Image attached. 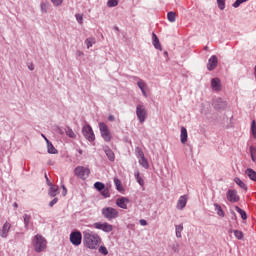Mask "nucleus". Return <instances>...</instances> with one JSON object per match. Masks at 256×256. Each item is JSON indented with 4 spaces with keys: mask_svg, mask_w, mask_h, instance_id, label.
<instances>
[{
    "mask_svg": "<svg viewBox=\"0 0 256 256\" xmlns=\"http://www.w3.org/2000/svg\"><path fill=\"white\" fill-rule=\"evenodd\" d=\"M40 9H41L42 13H47V11L49 9V3L42 2L40 5Z\"/></svg>",
    "mask_w": 256,
    "mask_h": 256,
    "instance_id": "nucleus-36",
    "label": "nucleus"
},
{
    "mask_svg": "<svg viewBox=\"0 0 256 256\" xmlns=\"http://www.w3.org/2000/svg\"><path fill=\"white\" fill-rule=\"evenodd\" d=\"M188 137H189V134L187 133V128L182 126L181 134H180V141H181L182 145H185V143H187Z\"/></svg>",
    "mask_w": 256,
    "mask_h": 256,
    "instance_id": "nucleus-19",
    "label": "nucleus"
},
{
    "mask_svg": "<svg viewBox=\"0 0 256 256\" xmlns=\"http://www.w3.org/2000/svg\"><path fill=\"white\" fill-rule=\"evenodd\" d=\"M78 153H79V155H83V150L82 149H78Z\"/></svg>",
    "mask_w": 256,
    "mask_h": 256,
    "instance_id": "nucleus-56",
    "label": "nucleus"
},
{
    "mask_svg": "<svg viewBox=\"0 0 256 256\" xmlns=\"http://www.w3.org/2000/svg\"><path fill=\"white\" fill-rule=\"evenodd\" d=\"M58 202H59V198H54L52 201H50L49 207H53L57 205Z\"/></svg>",
    "mask_w": 256,
    "mask_h": 256,
    "instance_id": "nucleus-49",
    "label": "nucleus"
},
{
    "mask_svg": "<svg viewBox=\"0 0 256 256\" xmlns=\"http://www.w3.org/2000/svg\"><path fill=\"white\" fill-rule=\"evenodd\" d=\"M130 200L127 197H121L116 200L117 207H120V209H127V205H129Z\"/></svg>",
    "mask_w": 256,
    "mask_h": 256,
    "instance_id": "nucleus-14",
    "label": "nucleus"
},
{
    "mask_svg": "<svg viewBox=\"0 0 256 256\" xmlns=\"http://www.w3.org/2000/svg\"><path fill=\"white\" fill-rule=\"evenodd\" d=\"M164 55H168V53H167V52H164Z\"/></svg>",
    "mask_w": 256,
    "mask_h": 256,
    "instance_id": "nucleus-61",
    "label": "nucleus"
},
{
    "mask_svg": "<svg viewBox=\"0 0 256 256\" xmlns=\"http://www.w3.org/2000/svg\"><path fill=\"white\" fill-rule=\"evenodd\" d=\"M217 65H219V59L215 55H212L208 60V71H213L217 67Z\"/></svg>",
    "mask_w": 256,
    "mask_h": 256,
    "instance_id": "nucleus-12",
    "label": "nucleus"
},
{
    "mask_svg": "<svg viewBox=\"0 0 256 256\" xmlns=\"http://www.w3.org/2000/svg\"><path fill=\"white\" fill-rule=\"evenodd\" d=\"M183 232V224L175 225V233L176 237L178 239H181L182 235L181 233Z\"/></svg>",
    "mask_w": 256,
    "mask_h": 256,
    "instance_id": "nucleus-29",
    "label": "nucleus"
},
{
    "mask_svg": "<svg viewBox=\"0 0 256 256\" xmlns=\"http://www.w3.org/2000/svg\"><path fill=\"white\" fill-rule=\"evenodd\" d=\"M247 1H249V0H236V1L232 4V7H234V9H237V7H239L240 5H242V3H247Z\"/></svg>",
    "mask_w": 256,
    "mask_h": 256,
    "instance_id": "nucleus-38",
    "label": "nucleus"
},
{
    "mask_svg": "<svg viewBox=\"0 0 256 256\" xmlns=\"http://www.w3.org/2000/svg\"><path fill=\"white\" fill-rule=\"evenodd\" d=\"M99 253L102 255H109V250H107V247L105 246H100L98 249Z\"/></svg>",
    "mask_w": 256,
    "mask_h": 256,
    "instance_id": "nucleus-43",
    "label": "nucleus"
},
{
    "mask_svg": "<svg viewBox=\"0 0 256 256\" xmlns=\"http://www.w3.org/2000/svg\"><path fill=\"white\" fill-rule=\"evenodd\" d=\"M114 184L116 186L117 191H121L123 188L121 187V180L118 178H114Z\"/></svg>",
    "mask_w": 256,
    "mask_h": 256,
    "instance_id": "nucleus-42",
    "label": "nucleus"
},
{
    "mask_svg": "<svg viewBox=\"0 0 256 256\" xmlns=\"http://www.w3.org/2000/svg\"><path fill=\"white\" fill-rule=\"evenodd\" d=\"M227 200L230 203H237L239 202V195L237 194V190L230 189L226 193Z\"/></svg>",
    "mask_w": 256,
    "mask_h": 256,
    "instance_id": "nucleus-10",
    "label": "nucleus"
},
{
    "mask_svg": "<svg viewBox=\"0 0 256 256\" xmlns=\"http://www.w3.org/2000/svg\"><path fill=\"white\" fill-rule=\"evenodd\" d=\"M213 105L217 110L225 109L227 107V101L223 100V98H216L213 101Z\"/></svg>",
    "mask_w": 256,
    "mask_h": 256,
    "instance_id": "nucleus-13",
    "label": "nucleus"
},
{
    "mask_svg": "<svg viewBox=\"0 0 256 256\" xmlns=\"http://www.w3.org/2000/svg\"><path fill=\"white\" fill-rule=\"evenodd\" d=\"M136 115L139 123H143L147 120V109L143 103H140L136 106Z\"/></svg>",
    "mask_w": 256,
    "mask_h": 256,
    "instance_id": "nucleus-5",
    "label": "nucleus"
},
{
    "mask_svg": "<svg viewBox=\"0 0 256 256\" xmlns=\"http://www.w3.org/2000/svg\"><path fill=\"white\" fill-rule=\"evenodd\" d=\"M217 5H218V8L220 9V11L225 10V0H217Z\"/></svg>",
    "mask_w": 256,
    "mask_h": 256,
    "instance_id": "nucleus-41",
    "label": "nucleus"
},
{
    "mask_svg": "<svg viewBox=\"0 0 256 256\" xmlns=\"http://www.w3.org/2000/svg\"><path fill=\"white\" fill-rule=\"evenodd\" d=\"M58 133H59L60 135H64V134H65V131H64L63 129L59 128V129H58Z\"/></svg>",
    "mask_w": 256,
    "mask_h": 256,
    "instance_id": "nucleus-55",
    "label": "nucleus"
},
{
    "mask_svg": "<svg viewBox=\"0 0 256 256\" xmlns=\"http://www.w3.org/2000/svg\"><path fill=\"white\" fill-rule=\"evenodd\" d=\"M204 49H205V51H207L209 49V47L205 46Z\"/></svg>",
    "mask_w": 256,
    "mask_h": 256,
    "instance_id": "nucleus-60",
    "label": "nucleus"
},
{
    "mask_svg": "<svg viewBox=\"0 0 256 256\" xmlns=\"http://www.w3.org/2000/svg\"><path fill=\"white\" fill-rule=\"evenodd\" d=\"M234 183H236V185H238V187H240V189L247 191V184H245V182H243L241 179H239L237 177L234 178Z\"/></svg>",
    "mask_w": 256,
    "mask_h": 256,
    "instance_id": "nucleus-25",
    "label": "nucleus"
},
{
    "mask_svg": "<svg viewBox=\"0 0 256 256\" xmlns=\"http://www.w3.org/2000/svg\"><path fill=\"white\" fill-rule=\"evenodd\" d=\"M50 188L48 191V195L50 197H57V195H59V186L57 185H53V184H49Z\"/></svg>",
    "mask_w": 256,
    "mask_h": 256,
    "instance_id": "nucleus-20",
    "label": "nucleus"
},
{
    "mask_svg": "<svg viewBox=\"0 0 256 256\" xmlns=\"http://www.w3.org/2000/svg\"><path fill=\"white\" fill-rule=\"evenodd\" d=\"M214 207H215V211L219 217H225V211H223V208H221V205L215 203Z\"/></svg>",
    "mask_w": 256,
    "mask_h": 256,
    "instance_id": "nucleus-27",
    "label": "nucleus"
},
{
    "mask_svg": "<svg viewBox=\"0 0 256 256\" xmlns=\"http://www.w3.org/2000/svg\"><path fill=\"white\" fill-rule=\"evenodd\" d=\"M85 44L87 46V49H91V47H93V45H95V40L94 38H87L85 40Z\"/></svg>",
    "mask_w": 256,
    "mask_h": 256,
    "instance_id": "nucleus-34",
    "label": "nucleus"
},
{
    "mask_svg": "<svg viewBox=\"0 0 256 256\" xmlns=\"http://www.w3.org/2000/svg\"><path fill=\"white\" fill-rule=\"evenodd\" d=\"M245 173L251 181H256V172H255V170H253L251 168H247Z\"/></svg>",
    "mask_w": 256,
    "mask_h": 256,
    "instance_id": "nucleus-22",
    "label": "nucleus"
},
{
    "mask_svg": "<svg viewBox=\"0 0 256 256\" xmlns=\"http://www.w3.org/2000/svg\"><path fill=\"white\" fill-rule=\"evenodd\" d=\"M83 245L86 249H99V245H101V236H99L97 232L85 230L83 232Z\"/></svg>",
    "mask_w": 256,
    "mask_h": 256,
    "instance_id": "nucleus-1",
    "label": "nucleus"
},
{
    "mask_svg": "<svg viewBox=\"0 0 256 256\" xmlns=\"http://www.w3.org/2000/svg\"><path fill=\"white\" fill-rule=\"evenodd\" d=\"M134 177H135L137 183H138L141 187H143V186L145 185V181H144L143 178L141 177V174L139 173L138 170H136V171L134 172Z\"/></svg>",
    "mask_w": 256,
    "mask_h": 256,
    "instance_id": "nucleus-24",
    "label": "nucleus"
},
{
    "mask_svg": "<svg viewBox=\"0 0 256 256\" xmlns=\"http://www.w3.org/2000/svg\"><path fill=\"white\" fill-rule=\"evenodd\" d=\"M76 55H77V57H83V55H84V53L82 52V51H77L76 52Z\"/></svg>",
    "mask_w": 256,
    "mask_h": 256,
    "instance_id": "nucleus-51",
    "label": "nucleus"
},
{
    "mask_svg": "<svg viewBox=\"0 0 256 256\" xmlns=\"http://www.w3.org/2000/svg\"><path fill=\"white\" fill-rule=\"evenodd\" d=\"M233 233H234V236L236 237V239H239V240L243 239V232H241L239 230H234Z\"/></svg>",
    "mask_w": 256,
    "mask_h": 256,
    "instance_id": "nucleus-44",
    "label": "nucleus"
},
{
    "mask_svg": "<svg viewBox=\"0 0 256 256\" xmlns=\"http://www.w3.org/2000/svg\"><path fill=\"white\" fill-rule=\"evenodd\" d=\"M94 188L99 191V192H102L103 189L105 188V184H103V182H96L94 184Z\"/></svg>",
    "mask_w": 256,
    "mask_h": 256,
    "instance_id": "nucleus-35",
    "label": "nucleus"
},
{
    "mask_svg": "<svg viewBox=\"0 0 256 256\" xmlns=\"http://www.w3.org/2000/svg\"><path fill=\"white\" fill-rule=\"evenodd\" d=\"M45 179H46L47 181H49V178L47 177V174H45Z\"/></svg>",
    "mask_w": 256,
    "mask_h": 256,
    "instance_id": "nucleus-59",
    "label": "nucleus"
},
{
    "mask_svg": "<svg viewBox=\"0 0 256 256\" xmlns=\"http://www.w3.org/2000/svg\"><path fill=\"white\" fill-rule=\"evenodd\" d=\"M251 133L254 139H256V121L255 120H253L251 123Z\"/></svg>",
    "mask_w": 256,
    "mask_h": 256,
    "instance_id": "nucleus-39",
    "label": "nucleus"
},
{
    "mask_svg": "<svg viewBox=\"0 0 256 256\" xmlns=\"http://www.w3.org/2000/svg\"><path fill=\"white\" fill-rule=\"evenodd\" d=\"M139 165H141V167H143L144 169H147L149 167V162L147 161V158L142 157L138 159Z\"/></svg>",
    "mask_w": 256,
    "mask_h": 256,
    "instance_id": "nucleus-31",
    "label": "nucleus"
},
{
    "mask_svg": "<svg viewBox=\"0 0 256 256\" xmlns=\"http://www.w3.org/2000/svg\"><path fill=\"white\" fill-rule=\"evenodd\" d=\"M47 149L50 155H57L58 153V151L55 149V146H53V143H51L49 140H47Z\"/></svg>",
    "mask_w": 256,
    "mask_h": 256,
    "instance_id": "nucleus-23",
    "label": "nucleus"
},
{
    "mask_svg": "<svg viewBox=\"0 0 256 256\" xmlns=\"http://www.w3.org/2000/svg\"><path fill=\"white\" fill-rule=\"evenodd\" d=\"M81 241H83V234L80 231H72L70 233V243L75 245V247H79L81 245Z\"/></svg>",
    "mask_w": 256,
    "mask_h": 256,
    "instance_id": "nucleus-7",
    "label": "nucleus"
},
{
    "mask_svg": "<svg viewBox=\"0 0 256 256\" xmlns=\"http://www.w3.org/2000/svg\"><path fill=\"white\" fill-rule=\"evenodd\" d=\"M94 229H99L100 231H103L104 233H111L113 231V225L107 223V222H96L93 224Z\"/></svg>",
    "mask_w": 256,
    "mask_h": 256,
    "instance_id": "nucleus-9",
    "label": "nucleus"
},
{
    "mask_svg": "<svg viewBox=\"0 0 256 256\" xmlns=\"http://www.w3.org/2000/svg\"><path fill=\"white\" fill-rule=\"evenodd\" d=\"M140 225H142V227H145L147 225V220L141 219L140 220Z\"/></svg>",
    "mask_w": 256,
    "mask_h": 256,
    "instance_id": "nucleus-50",
    "label": "nucleus"
},
{
    "mask_svg": "<svg viewBox=\"0 0 256 256\" xmlns=\"http://www.w3.org/2000/svg\"><path fill=\"white\" fill-rule=\"evenodd\" d=\"M137 85H138V88L140 89V91L142 92V95L143 97H147V83H145V81H143L142 79L140 78H137Z\"/></svg>",
    "mask_w": 256,
    "mask_h": 256,
    "instance_id": "nucleus-16",
    "label": "nucleus"
},
{
    "mask_svg": "<svg viewBox=\"0 0 256 256\" xmlns=\"http://www.w3.org/2000/svg\"><path fill=\"white\" fill-rule=\"evenodd\" d=\"M102 216L108 221H113L119 217V210L113 207H104L101 210Z\"/></svg>",
    "mask_w": 256,
    "mask_h": 256,
    "instance_id": "nucleus-3",
    "label": "nucleus"
},
{
    "mask_svg": "<svg viewBox=\"0 0 256 256\" xmlns=\"http://www.w3.org/2000/svg\"><path fill=\"white\" fill-rule=\"evenodd\" d=\"M14 207L17 209V207H19V204H17V202H15Z\"/></svg>",
    "mask_w": 256,
    "mask_h": 256,
    "instance_id": "nucleus-58",
    "label": "nucleus"
},
{
    "mask_svg": "<svg viewBox=\"0 0 256 256\" xmlns=\"http://www.w3.org/2000/svg\"><path fill=\"white\" fill-rule=\"evenodd\" d=\"M82 134L87 139V141L93 142L95 141V133L93 132V128L91 125L87 124L82 128Z\"/></svg>",
    "mask_w": 256,
    "mask_h": 256,
    "instance_id": "nucleus-8",
    "label": "nucleus"
},
{
    "mask_svg": "<svg viewBox=\"0 0 256 256\" xmlns=\"http://www.w3.org/2000/svg\"><path fill=\"white\" fill-rule=\"evenodd\" d=\"M24 227L25 229H29V225H31V215L24 214L23 215Z\"/></svg>",
    "mask_w": 256,
    "mask_h": 256,
    "instance_id": "nucleus-26",
    "label": "nucleus"
},
{
    "mask_svg": "<svg viewBox=\"0 0 256 256\" xmlns=\"http://www.w3.org/2000/svg\"><path fill=\"white\" fill-rule=\"evenodd\" d=\"M119 5V0H108L107 7H117Z\"/></svg>",
    "mask_w": 256,
    "mask_h": 256,
    "instance_id": "nucleus-37",
    "label": "nucleus"
},
{
    "mask_svg": "<svg viewBox=\"0 0 256 256\" xmlns=\"http://www.w3.org/2000/svg\"><path fill=\"white\" fill-rule=\"evenodd\" d=\"M42 137H43V139H45L46 143H47V141H49V139H47L43 134H42Z\"/></svg>",
    "mask_w": 256,
    "mask_h": 256,
    "instance_id": "nucleus-57",
    "label": "nucleus"
},
{
    "mask_svg": "<svg viewBox=\"0 0 256 256\" xmlns=\"http://www.w3.org/2000/svg\"><path fill=\"white\" fill-rule=\"evenodd\" d=\"M171 249H172L173 253H179V243L172 244Z\"/></svg>",
    "mask_w": 256,
    "mask_h": 256,
    "instance_id": "nucleus-48",
    "label": "nucleus"
},
{
    "mask_svg": "<svg viewBox=\"0 0 256 256\" xmlns=\"http://www.w3.org/2000/svg\"><path fill=\"white\" fill-rule=\"evenodd\" d=\"M32 245L36 253H43V251L47 249V239H45V237L42 235L37 234L32 239Z\"/></svg>",
    "mask_w": 256,
    "mask_h": 256,
    "instance_id": "nucleus-2",
    "label": "nucleus"
},
{
    "mask_svg": "<svg viewBox=\"0 0 256 256\" xmlns=\"http://www.w3.org/2000/svg\"><path fill=\"white\" fill-rule=\"evenodd\" d=\"M108 121H115V116L109 115L108 116Z\"/></svg>",
    "mask_w": 256,
    "mask_h": 256,
    "instance_id": "nucleus-53",
    "label": "nucleus"
},
{
    "mask_svg": "<svg viewBox=\"0 0 256 256\" xmlns=\"http://www.w3.org/2000/svg\"><path fill=\"white\" fill-rule=\"evenodd\" d=\"M75 18L79 25H83V14H76Z\"/></svg>",
    "mask_w": 256,
    "mask_h": 256,
    "instance_id": "nucleus-46",
    "label": "nucleus"
},
{
    "mask_svg": "<svg viewBox=\"0 0 256 256\" xmlns=\"http://www.w3.org/2000/svg\"><path fill=\"white\" fill-rule=\"evenodd\" d=\"M152 44L154 45L155 49L161 51V42H159V37H157V34L155 33H152Z\"/></svg>",
    "mask_w": 256,
    "mask_h": 256,
    "instance_id": "nucleus-21",
    "label": "nucleus"
},
{
    "mask_svg": "<svg viewBox=\"0 0 256 256\" xmlns=\"http://www.w3.org/2000/svg\"><path fill=\"white\" fill-rule=\"evenodd\" d=\"M249 151L253 163H256V148L254 146H250Z\"/></svg>",
    "mask_w": 256,
    "mask_h": 256,
    "instance_id": "nucleus-33",
    "label": "nucleus"
},
{
    "mask_svg": "<svg viewBox=\"0 0 256 256\" xmlns=\"http://www.w3.org/2000/svg\"><path fill=\"white\" fill-rule=\"evenodd\" d=\"M211 87L213 91H221V80L219 78H213L211 80Z\"/></svg>",
    "mask_w": 256,
    "mask_h": 256,
    "instance_id": "nucleus-18",
    "label": "nucleus"
},
{
    "mask_svg": "<svg viewBox=\"0 0 256 256\" xmlns=\"http://www.w3.org/2000/svg\"><path fill=\"white\" fill-rule=\"evenodd\" d=\"M62 189H63V195H67V188L65 187V185L62 186Z\"/></svg>",
    "mask_w": 256,
    "mask_h": 256,
    "instance_id": "nucleus-54",
    "label": "nucleus"
},
{
    "mask_svg": "<svg viewBox=\"0 0 256 256\" xmlns=\"http://www.w3.org/2000/svg\"><path fill=\"white\" fill-rule=\"evenodd\" d=\"M10 231H11V223L5 222L2 228L0 229V237H2V239H7V237H9Z\"/></svg>",
    "mask_w": 256,
    "mask_h": 256,
    "instance_id": "nucleus-11",
    "label": "nucleus"
},
{
    "mask_svg": "<svg viewBox=\"0 0 256 256\" xmlns=\"http://www.w3.org/2000/svg\"><path fill=\"white\" fill-rule=\"evenodd\" d=\"M74 174L76 175V177H79V179L85 180L91 174V170H89V168H87V167L77 166L74 169Z\"/></svg>",
    "mask_w": 256,
    "mask_h": 256,
    "instance_id": "nucleus-6",
    "label": "nucleus"
},
{
    "mask_svg": "<svg viewBox=\"0 0 256 256\" xmlns=\"http://www.w3.org/2000/svg\"><path fill=\"white\" fill-rule=\"evenodd\" d=\"M167 19L170 23H175L177 16L175 15V12L171 11L167 14Z\"/></svg>",
    "mask_w": 256,
    "mask_h": 256,
    "instance_id": "nucleus-32",
    "label": "nucleus"
},
{
    "mask_svg": "<svg viewBox=\"0 0 256 256\" xmlns=\"http://www.w3.org/2000/svg\"><path fill=\"white\" fill-rule=\"evenodd\" d=\"M100 193L102 197H105V199L111 197V194L109 193V188H104Z\"/></svg>",
    "mask_w": 256,
    "mask_h": 256,
    "instance_id": "nucleus-40",
    "label": "nucleus"
},
{
    "mask_svg": "<svg viewBox=\"0 0 256 256\" xmlns=\"http://www.w3.org/2000/svg\"><path fill=\"white\" fill-rule=\"evenodd\" d=\"M235 211H237V213H239V215L241 216L243 221H245L247 219V212H245V210L241 209L239 206H236Z\"/></svg>",
    "mask_w": 256,
    "mask_h": 256,
    "instance_id": "nucleus-30",
    "label": "nucleus"
},
{
    "mask_svg": "<svg viewBox=\"0 0 256 256\" xmlns=\"http://www.w3.org/2000/svg\"><path fill=\"white\" fill-rule=\"evenodd\" d=\"M103 151L106 153V157H108L109 161H115V153L109 146H103Z\"/></svg>",
    "mask_w": 256,
    "mask_h": 256,
    "instance_id": "nucleus-17",
    "label": "nucleus"
},
{
    "mask_svg": "<svg viewBox=\"0 0 256 256\" xmlns=\"http://www.w3.org/2000/svg\"><path fill=\"white\" fill-rule=\"evenodd\" d=\"M64 131L67 137H70V139H75V137H77V134H75L73 129H71L70 127H66Z\"/></svg>",
    "mask_w": 256,
    "mask_h": 256,
    "instance_id": "nucleus-28",
    "label": "nucleus"
},
{
    "mask_svg": "<svg viewBox=\"0 0 256 256\" xmlns=\"http://www.w3.org/2000/svg\"><path fill=\"white\" fill-rule=\"evenodd\" d=\"M136 156L138 157V159H141V158L145 157V153H143V151L141 149L137 148Z\"/></svg>",
    "mask_w": 256,
    "mask_h": 256,
    "instance_id": "nucleus-47",
    "label": "nucleus"
},
{
    "mask_svg": "<svg viewBox=\"0 0 256 256\" xmlns=\"http://www.w3.org/2000/svg\"><path fill=\"white\" fill-rule=\"evenodd\" d=\"M99 131L101 133V137L102 139H104V141L106 143L111 142V131H109V126H107V124H105V122H100L99 123Z\"/></svg>",
    "mask_w": 256,
    "mask_h": 256,
    "instance_id": "nucleus-4",
    "label": "nucleus"
},
{
    "mask_svg": "<svg viewBox=\"0 0 256 256\" xmlns=\"http://www.w3.org/2000/svg\"><path fill=\"white\" fill-rule=\"evenodd\" d=\"M187 206V197L185 195L180 196L176 205V209L179 211H183L185 207Z\"/></svg>",
    "mask_w": 256,
    "mask_h": 256,
    "instance_id": "nucleus-15",
    "label": "nucleus"
},
{
    "mask_svg": "<svg viewBox=\"0 0 256 256\" xmlns=\"http://www.w3.org/2000/svg\"><path fill=\"white\" fill-rule=\"evenodd\" d=\"M28 69H29L30 71H34V70H35V66H34L33 64H29V65H28Z\"/></svg>",
    "mask_w": 256,
    "mask_h": 256,
    "instance_id": "nucleus-52",
    "label": "nucleus"
},
{
    "mask_svg": "<svg viewBox=\"0 0 256 256\" xmlns=\"http://www.w3.org/2000/svg\"><path fill=\"white\" fill-rule=\"evenodd\" d=\"M54 7H61L63 5V0H51Z\"/></svg>",
    "mask_w": 256,
    "mask_h": 256,
    "instance_id": "nucleus-45",
    "label": "nucleus"
}]
</instances>
